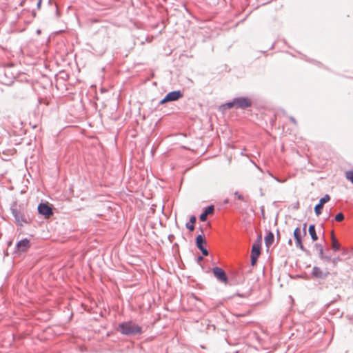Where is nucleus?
I'll use <instances>...</instances> for the list:
<instances>
[{"instance_id":"obj_28","label":"nucleus","mask_w":353,"mask_h":353,"mask_svg":"<svg viewBox=\"0 0 353 353\" xmlns=\"http://www.w3.org/2000/svg\"><path fill=\"white\" fill-rule=\"evenodd\" d=\"M306 226H307V223H305L303 224V231L304 236L306 234Z\"/></svg>"},{"instance_id":"obj_17","label":"nucleus","mask_w":353,"mask_h":353,"mask_svg":"<svg viewBox=\"0 0 353 353\" xmlns=\"http://www.w3.org/2000/svg\"><path fill=\"white\" fill-rule=\"evenodd\" d=\"M308 232L313 241H315L318 239L314 225H310L309 226Z\"/></svg>"},{"instance_id":"obj_1","label":"nucleus","mask_w":353,"mask_h":353,"mask_svg":"<svg viewBox=\"0 0 353 353\" xmlns=\"http://www.w3.org/2000/svg\"><path fill=\"white\" fill-rule=\"evenodd\" d=\"M252 105V101L248 97H239L233 99L232 101H228L226 103L222 105L221 108L225 109L235 108L245 110L248 108L251 107Z\"/></svg>"},{"instance_id":"obj_12","label":"nucleus","mask_w":353,"mask_h":353,"mask_svg":"<svg viewBox=\"0 0 353 353\" xmlns=\"http://www.w3.org/2000/svg\"><path fill=\"white\" fill-rule=\"evenodd\" d=\"M214 207L213 205L208 206L205 211L200 215V220L205 221L207 219V216L212 214L214 212Z\"/></svg>"},{"instance_id":"obj_32","label":"nucleus","mask_w":353,"mask_h":353,"mask_svg":"<svg viewBox=\"0 0 353 353\" xmlns=\"http://www.w3.org/2000/svg\"><path fill=\"white\" fill-rule=\"evenodd\" d=\"M226 203H228V200H225V201H224V204H226Z\"/></svg>"},{"instance_id":"obj_25","label":"nucleus","mask_w":353,"mask_h":353,"mask_svg":"<svg viewBox=\"0 0 353 353\" xmlns=\"http://www.w3.org/2000/svg\"><path fill=\"white\" fill-rule=\"evenodd\" d=\"M169 102V100H166V95L159 101V104H164Z\"/></svg>"},{"instance_id":"obj_31","label":"nucleus","mask_w":353,"mask_h":353,"mask_svg":"<svg viewBox=\"0 0 353 353\" xmlns=\"http://www.w3.org/2000/svg\"><path fill=\"white\" fill-rule=\"evenodd\" d=\"M260 192H261L260 196H263V193H262V192H261V189H260Z\"/></svg>"},{"instance_id":"obj_15","label":"nucleus","mask_w":353,"mask_h":353,"mask_svg":"<svg viewBox=\"0 0 353 353\" xmlns=\"http://www.w3.org/2000/svg\"><path fill=\"white\" fill-rule=\"evenodd\" d=\"M196 219L195 216H191L190 218V221L186 223L185 226L190 231H193L194 230V223H196Z\"/></svg>"},{"instance_id":"obj_26","label":"nucleus","mask_w":353,"mask_h":353,"mask_svg":"<svg viewBox=\"0 0 353 353\" xmlns=\"http://www.w3.org/2000/svg\"><path fill=\"white\" fill-rule=\"evenodd\" d=\"M37 8L38 10H39L40 8H41L42 0H37Z\"/></svg>"},{"instance_id":"obj_10","label":"nucleus","mask_w":353,"mask_h":353,"mask_svg":"<svg viewBox=\"0 0 353 353\" xmlns=\"http://www.w3.org/2000/svg\"><path fill=\"white\" fill-rule=\"evenodd\" d=\"M294 237L296 240V245L301 250H303L304 247L302 243L301 231L299 228H296L294 231Z\"/></svg>"},{"instance_id":"obj_9","label":"nucleus","mask_w":353,"mask_h":353,"mask_svg":"<svg viewBox=\"0 0 353 353\" xmlns=\"http://www.w3.org/2000/svg\"><path fill=\"white\" fill-rule=\"evenodd\" d=\"M30 246V241L28 239H24L17 243V250L18 252H26L28 250Z\"/></svg>"},{"instance_id":"obj_6","label":"nucleus","mask_w":353,"mask_h":353,"mask_svg":"<svg viewBox=\"0 0 353 353\" xmlns=\"http://www.w3.org/2000/svg\"><path fill=\"white\" fill-rule=\"evenodd\" d=\"M196 244L197 248L201 251L204 256L208 255V250L204 248V245L206 244L205 237L203 235H198L196 238Z\"/></svg>"},{"instance_id":"obj_18","label":"nucleus","mask_w":353,"mask_h":353,"mask_svg":"<svg viewBox=\"0 0 353 353\" xmlns=\"http://www.w3.org/2000/svg\"><path fill=\"white\" fill-rule=\"evenodd\" d=\"M274 234L272 232H269V234L265 238V243L267 247L271 245L274 241Z\"/></svg>"},{"instance_id":"obj_29","label":"nucleus","mask_w":353,"mask_h":353,"mask_svg":"<svg viewBox=\"0 0 353 353\" xmlns=\"http://www.w3.org/2000/svg\"><path fill=\"white\" fill-rule=\"evenodd\" d=\"M234 195L237 196V199H243L241 194H239L238 192H234Z\"/></svg>"},{"instance_id":"obj_24","label":"nucleus","mask_w":353,"mask_h":353,"mask_svg":"<svg viewBox=\"0 0 353 353\" xmlns=\"http://www.w3.org/2000/svg\"><path fill=\"white\" fill-rule=\"evenodd\" d=\"M289 119L294 125H297V121H296L294 117L290 116L289 117Z\"/></svg>"},{"instance_id":"obj_30","label":"nucleus","mask_w":353,"mask_h":353,"mask_svg":"<svg viewBox=\"0 0 353 353\" xmlns=\"http://www.w3.org/2000/svg\"><path fill=\"white\" fill-rule=\"evenodd\" d=\"M320 199H330V196L328 194H325Z\"/></svg>"},{"instance_id":"obj_19","label":"nucleus","mask_w":353,"mask_h":353,"mask_svg":"<svg viewBox=\"0 0 353 353\" xmlns=\"http://www.w3.org/2000/svg\"><path fill=\"white\" fill-rule=\"evenodd\" d=\"M260 250H261L260 245H259V244H254L252 245L251 255L259 256L260 255V253H261Z\"/></svg>"},{"instance_id":"obj_16","label":"nucleus","mask_w":353,"mask_h":353,"mask_svg":"<svg viewBox=\"0 0 353 353\" xmlns=\"http://www.w3.org/2000/svg\"><path fill=\"white\" fill-rule=\"evenodd\" d=\"M331 238H332V249L334 251L339 250V248H340V244L338 242V241L336 240V239L335 238L333 231L331 233Z\"/></svg>"},{"instance_id":"obj_7","label":"nucleus","mask_w":353,"mask_h":353,"mask_svg":"<svg viewBox=\"0 0 353 353\" xmlns=\"http://www.w3.org/2000/svg\"><path fill=\"white\" fill-rule=\"evenodd\" d=\"M213 273L214 276L221 282L224 283H227L228 277L225 273V272L220 268L215 267L213 268Z\"/></svg>"},{"instance_id":"obj_11","label":"nucleus","mask_w":353,"mask_h":353,"mask_svg":"<svg viewBox=\"0 0 353 353\" xmlns=\"http://www.w3.org/2000/svg\"><path fill=\"white\" fill-rule=\"evenodd\" d=\"M312 274L316 278L322 279L326 277L329 274V272H323L320 268L314 267L312 270Z\"/></svg>"},{"instance_id":"obj_8","label":"nucleus","mask_w":353,"mask_h":353,"mask_svg":"<svg viewBox=\"0 0 353 353\" xmlns=\"http://www.w3.org/2000/svg\"><path fill=\"white\" fill-rule=\"evenodd\" d=\"M165 95L166 100H169V102L177 101L182 98L183 96V92L181 90H173L168 92Z\"/></svg>"},{"instance_id":"obj_4","label":"nucleus","mask_w":353,"mask_h":353,"mask_svg":"<svg viewBox=\"0 0 353 353\" xmlns=\"http://www.w3.org/2000/svg\"><path fill=\"white\" fill-rule=\"evenodd\" d=\"M38 212L40 214L45 216V218H49L52 215V205L49 203H41L38 206Z\"/></svg>"},{"instance_id":"obj_21","label":"nucleus","mask_w":353,"mask_h":353,"mask_svg":"<svg viewBox=\"0 0 353 353\" xmlns=\"http://www.w3.org/2000/svg\"><path fill=\"white\" fill-rule=\"evenodd\" d=\"M343 219H344V216L342 213H339L335 216V220L336 221L340 222V221H342Z\"/></svg>"},{"instance_id":"obj_3","label":"nucleus","mask_w":353,"mask_h":353,"mask_svg":"<svg viewBox=\"0 0 353 353\" xmlns=\"http://www.w3.org/2000/svg\"><path fill=\"white\" fill-rule=\"evenodd\" d=\"M15 79V74L12 72L11 68H6L0 72V82L6 85H11Z\"/></svg>"},{"instance_id":"obj_20","label":"nucleus","mask_w":353,"mask_h":353,"mask_svg":"<svg viewBox=\"0 0 353 353\" xmlns=\"http://www.w3.org/2000/svg\"><path fill=\"white\" fill-rule=\"evenodd\" d=\"M346 179L353 184V170H348L345 172Z\"/></svg>"},{"instance_id":"obj_23","label":"nucleus","mask_w":353,"mask_h":353,"mask_svg":"<svg viewBox=\"0 0 353 353\" xmlns=\"http://www.w3.org/2000/svg\"><path fill=\"white\" fill-rule=\"evenodd\" d=\"M269 175H270V176H272V178H274L276 181H278V182H279V183H283V182H285V179H284V180H281V179H278L277 177L274 176H273L270 172H269Z\"/></svg>"},{"instance_id":"obj_27","label":"nucleus","mask_w":353,"mask_h":353,"mask_svg":"<svg viewBox=\"0 0 353 353\" xmlns=\"http://www.w3.org/2000/svg\"><path fill=\"white\" fill-rule=\"evenodd\" d=\"M340 261V259L339 258H335V259H333L332 260V262L333 263L334 265H336L337 263Z\"/></svg>"},{"instance_id":"obj_14","label":"nucleus","mask_w":353,"mask_h":353,"mask_svg":"<svg viewBox=\"0 0 353 353\" xmlns=\"http://www.w3.org/2000/svg\"><path fill=\"white\" fill-rule=\"evenodd\" d=\"M328 201L329 200H320V203L315 206L314 212L316 216H319L321 214L324 204Z\"/></svg>"},{"instance_id":"obj_13","label":"nucleus","mask_w":353,"mask_h":353,"mask_svg":"<svg viewBox=\"0 0 353 353\" xmlns=\"http://www.w3.org/2000/svg\"><path fill=\"white\" fill-rule=\"evenodd\" d=\"M14 217H15V219H16V221L17 223L22 226L23 225V224L25 223H28V221L27 219H26V217L24 216V215H23L21 213H19V212H15L14 213Z\"/></svg>"},{"instance_id":"obj_22","label":"nucleus","mask_w":353,"mask_h":353,"mask_svg":"<svg viewBox=\"0 0 353 353\" xmlns=\"http://www.w3.org/2000/svg\"><path fill=\"white\" fill-rule=\"evenodd\" d=\"M258 257L259 256H252V255H251V265H253V266L255 265Z\"/></svg>"},{"instance_id":"obj_2","label":"nucleus","mask_w":353,"mask_h":353,"mask_svg":"<svg viewBox=\"0 0 353 353\" xmlns=\"http://www.w3.org/2000/svg\"><path fill=\"white\" fill-rule=\"evenodd\" d=\"M117 330L121 334L125 335L140 334L141 332V327L132 321L124 322L119 324Z\"/></svg>"},{"instance_id":"obj_5","label":"nucleus","mask_w":353,"mask_h":353,"mask_svg":"<svg viewBox=\"0 0 353 353\" xmlns=\"http://www.w3.org/2000/svg\"><path fill=\"white\" fill-rule=\"evenodd\" d=\"M13 97L16 99H23L26 96L28 86L25 84L19 83L18 86L14 87Z\"/></svg>"}]
</instances>
